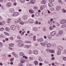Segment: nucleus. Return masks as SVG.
I'll use <instances>...</instances> for the list:
<instances>
[{
    "label": "nucleus",
    "mask_w": 66,
    "mask_h": 66,
    "mask_svg": "<svg viewBox=\"0 0 66 66\" xmlns=\"http://www.w3.org/2000/svg\"><path fill=\"white\" fill-rule=\"evenodd\" d=\"M58 55H60L61 54V50H63V47L61 46H58Z\"/></svg>",
    "instance_id": "nucleus-1"
},
{
    "label": "nucleus",
    "mask_w": 66,
    "mask_h": 66,
    "mask_svg": "<svg viewBox=\"0 0 66 66\" xmlns=\"http://www.w3.org/2000/svg\"><path fill=\"white\" fill-rule=\"evenodd\" d=\"M60 23L61 24H64L66 23V20L65 19L62 20H61Z\"/></svg>",
    "instance_id": "nucleus-2"
},
{
    "label": "nucleus",
    "mask_w": 66,
    "mask_h": 66,
    "mask_svg": "<svg viewBox=\"0 0 66 66\" xmlns=\"http://www.w3.org/2000/svg\"><path fill=\"white\" fill-rule=\"evenodd\" d=\"M21 19H19V23L21 24L22 25H23V24H24V22H23V21H21Z\"/></svg>",
    "instance_id": "nucleus-3"
},
{
    "label": "nucleus",
    "mask_w": 66,
    "mask_h": 66,
    "mask_svg": "<svg viewBox=\"0 0 66 66\" xmlns=\"http://www.w3.org/2000/svg\"><path fill=\"white\" fill-rule=\"evenodd\" d=\"M55 34H56V32L55 31L52 32L51 33V35L52 36H54Z\"/></svg>",
    "instance_id": "nucleus-4"
},
{
    "label": "nucleus",
    "mask_w": 66,
    "mask_h": 66,
    "mask_svg": "<svg viewBox=\"0 0 66 66\" xmlns=\"http://www.w3.org/2000/svg\"><path fill=\"white\" fill-rule=\"evenodd\" d=\"M12 5V3L10 2H8L6 4V6L7 7H10Z\"/></svg>",
    "instance_id": "nucleus-5"
},
{
    "label": "nucleus",
    "mask_w": 66,
    "mask_h": 66,
    "mask_svg": "<svg viewBox=\"0 0 66 66\" xmlns=\"http://www.w3.org/2000/svg\"><path fill=\"white\" fill-rule=\"evenodd\" d=\"M11 28L12 30H15L16 29V26L15 25H12L11 27Z\"/></svg>",
    "instance_id": "nucleus-6"
},
{
    "label": "nucleus",
    "mask_w": 66,
    "mask_h": 66,
    "mask_svg": "<svg viewBox=\"0 0 66 66\" xmlns=\"http://www.w3.org/2000/svg\"><path fill=\"white\" fill-rule=\"evenodd\" d=\"M18 15H19V12H15L13 13V16H18Z\"/></svg>",
    "instance_id": "nucleus-7"
},
{
    "label": "nucleus",
    "mask_w": 66,
    "mask_h": 66,
    "mask_svg": "<svg viewBox=\"0 0 66 66\" xmlns=\"http://www.w3.org/2000/svg\"><path fill=\"white\" fill-rule=\"evenodd\" d=\"M47 2V0H43L41 1V3L42 4H45Z\"/></svg>",
    "instance_id": "nucleus-8"
},
{
    "label": "nucleus",
    "mask_w": 66,
    "mask_h": 66,
    "mask_svg": "<svg viewBox=\"0 0 66 66\" xmlns=\"http://www.w3.org/2000/svg\"><path fill=\"white\" fill-rule=\"evenodd\" d=\"M24 48H31V45H24Z\"/></svg>",
    "instance_id": "nucleus-9"
},
{
    "label": "nucleus",
    "mask_w": 66,
    "mask_h": 66,
    "mask_svg": "<svg viewBox=\"0 0 66 66\" xmlns=\"http://www.w3.org/2000/svg\"><path fill=\"white\" fill-rule=\"evenodd\" d=\"M32 52L33 54H35V55L37 54H38V51L36 50H35L33 51Z\"/></svg>",
    "instance_id": "nucleus-10"
},
{
    "label": "nucleus",
    "mask_w": 66,
    "mask_h": 66,
    "mask_svg": "<svg viewBox=\"0 0 66 66\" xmlns=\"http://www.w3.org/2000/svg\"><path fill=\"white\" fill-rule=\"evenodd\" d=\"M34 63L35 65H38V62L37 60H35L34 62Z\"/></svg>",
    "instance_id": "nucleus-11"
},
{
    "label": "nucleus",
    "mask_w": 66,
    "mask_h": 66,
    "mask_svg": "<svg viewBox=\"0 0 66 66\" xmlns=\"http://www.w3.org/2000/svg\"><path fill=\"white\" fill-rule=\"evenodd\" d=\"M63 33V31L62 30H59L58 31V34L60 35L62 34Z\"/></svg>",
    "instance_id": "nucleus-12"
},
{
    "label": "nucleus",
    "mask_w": 66,
    "mask_h": 66,
    "mask_svg": "<svg viewBox=\"0 0 66 66\" xmlns=\"http://www.w3.org/2000/svg\"><path fill=\"white\" fill-rule=\"evenodd\" d=\"M15 42L16 43H22V41L21 40H16L15 41Z\"/></svg>",
    "instance_id": "nucleus-13"
},
{
    "label": "nucleus",
    "mask_w": 66,
    "mask_h": 66,
    "mask_svg": "<svg viewBox=\"0 0 66 66\" xmlns=\"http://www.w3.org/2000/svg\"><path fill=\"white\" fill-rule=\"evenodd\" d=\"M28 22L29 23H33L34 22V20L32 19H29L28 20Z\"/></svg>",
    "instance_id": "nucleus-14"
},
{
    "label": "nucleus",
    "mask_w": 66,
    "mask_h": 66,
    "mask_svg": "<svg viewBox=\"0 0 66 66\" xmlns=\"http://www.w3.org/2000/svg\"><path fill=\"white\" fill-rule=\"evenodd\" d=\"M29 13L30 14H32L34 13V12L32 10H29Z\"/></svg>",
    "instance_id": "nucleus-15"
},
{
    "label": "nucleus",
    "mask_w": 66,
    "mask_h": 66,
    "mask_svg": "<svg viewBox=\"0 0 66 66\" xmlns=\"http://www.w3.org/2000/svg\"><path fill=\"white\" fill-rule=\"evenodd\" d=\"M30 3L31 4H34L35 2V0H31L30 1Z\"/></svg>",
    "instance_id": "nucleus-16"
},
{
    "label": "nucleus",
    "mask_w": 66,
    "mask_h": 66,
    "mask_svg": "<svg viewBox=\"0 0 66 66\" xmlns=\"http://www.w3.org/2000/svg\"><path fill=\"white\" fill-rule=\"evenodd\" d=\"M28 60H29V61H32L33 60V57L32 56H29V57H28Z\"/></svg>",
    "instance_id": "nucleus-17"
},
{
    "label": "nucleus",
    "mask_w": 66,
    "mask_h": 66,
    "mask_svg": "<svg viewBox=\"0 0 66 66\" xmlns=\"http://www.w3.org/2000/svg\"><path fill=\"white\" fill-rule=\"evenodd\" d=\"M12 20L10 19H8L7 20V22L8 23H10V22H11Z\"/></svg>",
    "instance_id": "nucleus-18"
},
{
    "label": "nucleus",
    "mask_w": 66,
    "mask_h": 66,
    "mask_svg": "<svg viewBox=\"0 0 66 66\" xmlns=\"http://www.w3.org/2000/svg\"><path fill=\"white\" fill-rule=\"evenodd\" d=\"M26 59H23L21 60V62L22 63H24L26 62Z\"/></svg>",
    "instance_id": "nucleus-19"
},
{
    "label": "nucleus",
    "mask_w": 66,
    "mask_h": 66,
    "mask_svg": "<svg viewBox=\"0 0 66 66\" xmlns=\"http://www.w3.org/2000/svg\"><path fill=\"white\" fill-rule=\"evenodd\" d=\"M53 5V3H49L48 4V5L49 7H52Z\"/></svg>",
    "instance_id": "nucleus-20"
},
{
    "label": "nucleus",
    "mask_w": 66,
    "mask_h": 66,
    "mask_svg": "<svg viewBox=\"0 0 66 66\" xmlns=\"http://www.w3.org/2000/svg\"><path fill=\"white\" fill-rule=\"evenodd\" d=\"M38 42H43V40H44V39L43 38H41L40 39H39L37 40Z\"/></svg>",
    "instance_id": "nucleus-21"
},
{
    "label": "nucleus",
    "mask_w": 66,
    "mask_h": 66,
    "mask_svg": "<svg viewBox=\"0 0 66 66\" xmlns=\"http://www.w3.org/2000/svg\"><path fill=\"white\" fill-rule=\"evenodd\" d=\"M20 55L22 56H24V54L22 52H20Z\"/></svg>",
    "instance_id": "nucleus-22"
},
{
    "label": "nucleus",
    "mask_w": 66,
    "mask_h": 66,
    "mask_svg": "<svg viewBox=\"0 0 66 66\" xmlns=\"http://www.w3.org/2000/svg\"><path fill=\"white\" fill-rule=\"evenodd\" d=\"M51 46V44L50 43H48L47 44V47L48 48V47H50Z\"/></svg>",
    "instance_id": "nucleus-23"
},
{
    "label": "nucleus",
    "mask_w": 66,
    "mask_h": 66,
    "mask_svg": "<svg viewBox=\"0 0 66 66\" xmlns=\"http://www.w3.org/2000/svg\"><path fill=\"white\" fill-rule=\"evenodd\" d=\"M50 52L51 53H54V50H50Z\"/></svg>",
    "instance_id": "nucleus-24"
},
{
    "label": "nucleus",
    "mask_w": 66,
    "mask_h": 66,
    "mask_svg": "<svg viewBox=\"0 0 66 66\" xmlns=\"http://www.w3.org/2000/svg\"><path fill=\"white\" fill-rule=\"evenodd\" d=\"M18 46H19V47H23V44H18Z\"/></svg>",
    "instance_id": "nucleus-25"
},
{
    "label": "nucleus",
    "mask_w": 66,
    "mask_h": 66,
    "mask_svg": "<svg viewBox=\"0 0 66 66\" xmlns=\"http://www.w3.org/2000/svg\"><path fill=\"white\" fill-rule=\"evenodd\" d=\"M35 15H36V16H39V13L38 12H36L35 14Z\"/></svg>",
    "instance_id": "nucleus-26"
},
{
    "label": "nucleus",
    "mask_w": 66,
    "mask_h": 66,
    "mask_svg": "<svg viewBox=\"0 0 66 66\" xmlns=\"http://www.w3.org/2000/svg\"><path fill=\"white\" fill-rule=\"evenodd\" d=\"M9 45L10 47H14V44L13 43H11Z\"/></svg>",
    "instance_id": "nucleus-27"
},
{
    "label": "nucleus",
    "mask_w": 66,
    "mask_h": 66,
    "mask_svg": "<svg viewBox=\"0 0 66 66\" xmlns=\"http://www.w3.org/2000/svg\"><path fill=\"white\" fill-rule=\"evenodd\" d=\"M33 30H34L35 31H37V30H38V29H37V28L36 27H34L33 29Z\"/></svg>",
    "instance_id": "nucleus-28"
},
{
    "label": "nucleus",
    "mask_w": 66,
    "mask_h": 66,
    "mask_svg": "<svg viewBox=\"0 0 66 66\" xmlns=\"http://www.w3.org/2000/svg\"><path fill=\"white\" fill-rule=\"evenodd\" d=\"M1 23L2 24V25H4V24H5V21H1Z\"/></svg>",
    "instance_id": "nucleus-29"
},
{
    "label": "nucleus",
    "mask_w": 66,
    "mask_h": 66,
    "mask_svg": "<svg viewBox=\"0 0 66 66\" xmlns=\"http://www.w3.org/2000/svg\"><path fill=\"white\" fill-rule=\"evenodd\" d=\"M23 20H26V19H27V17H26V16H24L23 17Z\"/></svg>",
    "instance_id": "nucleus-30"
},
{
    "label": "nucleus",
    "mask_w": 66,
    "mask_h": 66,
    "mask_svg": "<svg viewBox=\"0 0 66 66\" xmlns=\"http://www.w3.org/2000/svg\"><path fill=\"white\" fill-rule=\"evenodd\" d=\"M62 11L63 13H66V10L64 9H62Z\"/></svg>",
    "instance_id": "nucleus-31"
},
{
    "label": "nucleus",
    "mask_w": 66,
    "mask_h": 66,
    "mask_svg": "<svg viewBox=\"0 0 66 66\" xmlns=\"http://www.w3.org/2000/svg\"><path fill=\"white\" fill-rule=\"evenodd\" d=\"M5 29L7 31H10V28L9 27H6Z\"/></svg>",
    "instance_id": "nucleus-32"
},
{
    "label": "nucleus",
    "mask_w": 66,
    "mask_h": 66,
    "mask_svg": "<svg viewBox=\"0 0 66 66\" xmlns=\"http://www.w3.org/2000/svg\"><path fill=\"white\" fill-rule=\"evenodd\" d=\"M49 29L50 31L53 30V28L51 26H50Z\"/></svg>",
    "instance_id": "nucleus-33"
},
{
    "label": "nucleus",
    "mask_w": 66,
    "mask_h": 66,
    "mask_svg": "<svg viewBox=\"0 0 66 66\" xmlns=\"http://www.w3.org/2000/svg\"><path fill=\"white\" fill-rule=\"evenodd\" d=\"M4 34L6 35H7V36H9V33H8L7 32H4Z\"/></svg>",
    "instance_id": "nucleus-34"
},
{
    "label": "nucleus",
    "mask_w": 66,
    "mask_h": 66,
    "mask_svg": "<svg viewBox=\"0 0 66 66\" xmlns=\"http://www.w3.org/2000/svg\"><path fill=\"white\" fill-rule=\"evenodd\" d=\"M44 9V6L43 5H42L40 6V10H42L43 9Z\"/></svg>",
    "instance_id": "nucleus-35"
},
{
    "label": "nucleus",
    "mask_w": 66,
    "mask_h": 66,
    "mask_svg": "<svg viewBox=\"0 0 66 66\" xmlns=\"http://www.w3.org/2000/svg\"><path fill=\"white\" fill-rule=\"evenodd\" d=\"M62 0H59V4H62Z\"/></svg>",
    "instance_id": "nucleus-36"
},
{
    "label": "nucleus",
    "mask_w": 66,
    "mask_h": 66,
    "mask_svg": "<svg viewBox=\"0 0 66 66\" xmlns=\"http://www.w3.org/2000/svg\"><path fill=\"white\" fill-rule=\"evenodd\" d=\"M4 28L2 27L0 28V31H3L4 30Z\"/></svg>",
    "instance_id": "nucleus-37"
},
{
    "label": "nucleus",
    "mask_w": 66,
    "mask_h": 66,
    "mask_svg": "<svg viewBox=\"0 0 66 66\" xmlns=\"http://www.w3.org/2000/svg\"><path fill=\"white\" fill-rule=\"evenodd\" d=\"M38 60L39 61H40V62H42V61H43L42 60V59L40 57H39Z\"/></svg>",
    "instance_id": "nucleus-38"
},
{
    "label": "nucleus",
    "mask_w": 66,
    "mask_h": 66,
    "mask_svg": "<svg viewBox=\"0 0 66 66\" xmlns=\"http://www.w3.org/2000/svg\"><path fill=\"white\" fill-rule=\"evenodd\" d=\"M20 1L21 3H23L24 2V1H25L24 0H20Z\"/></svg>",
    "instance_id": "nucleus-39"
},
{
    "label": "nucleus",
    "mask_w": 66,
    "mask_h": 66,
    "mask_svg": "<svg viewBox=\"0 0 66 66\" xmlns=\"http://www.w3.org/2000/svg\"><path fill=\"white\" fill-rule=\"evenodd\" d=\"M3 46V44H2V43L1 42H0V47H2Z\"/></svg>",
    "instance_id": "nucleus-40"
},
{
    "label": "nucleus",
    "mask_w": 66,
    "mask_h": 66,
    "mask_svg": "<svg viewBox=\"0 0 66 66\" xmlns=\"http://www.w3.org/2000/svg\"><path fill=\"white\" fill-rule=\"evenodd\" d=\"M25 43H31V42L30 41H25Z\"/></svg>",
    "instance_id": "nucleus-41"
},
{
    "label": "nucleus",
    "mask_w": 66,
    "mask_h": 66,
    "mask_svg": "<svg viewBox=\"0 0 66 66\" xmlns=\"http://www.w3.org/2000/svg\"><path fill=\"white\" fill-rule=\"evenodd\" d=\"M28 53L29 54H32V51L31 50H29V52H28Z\"/></svg>",
    "instance_id": "nucleus-42"
},
{
    "label": "nucleus",
    "mask_w": 66,
    "mask_h": 66,
    "mask_svg": "<svg viewBox=\"0 0 66 66\" xmlns=\"http://www.w3.org/2000/svg\"><path fill=\"white\" fill-rule=\"evenodd\" d=\"M13 11H14V10L13 9L11 8L10 9V11H11V12H13Z\"/></svg>",
    "instance_id": "nucleus-43"
},
{
    "label": "nucleus",
    "mask_w": 66,
    "mask_h": 66,
    "mask_svg": "<svg viewBox=\"0 0 66 66\" xmlns=\"http://www.w3.org/2000/svg\"><path fill=\"white\" fill-rule=\"evenodd\" d=\"M54 1V0H49V2H53Z\"/></svg>",
    "instance_id": "nucleus-44"
},
{
    "label": "nucleus",
    "mask_w": 66,
    "mask_h": 66,
    "mask_svg": "<svg viewBox=\"0 0 66 66\" xmlns=\"http://www.w3.org/2000/svg\"><path fill=\"white\" fill-rule=\"evenodd\" d=\"M62 53L63 54H66V50L64 51Z\"/></svg>",
    "instance_id": "nucleus-45"
},
{
    "label": "nucleus",
    "mask_w": 66,
    "mask_h": 66,
    "mask_svg": "<svg viewBox=\"0 0 66 66\" xmlns=\"http://www.w3.org/2000/svg\"><path fill=\"white\" fill-rule=\"evenodd\" d=\"M17 37L18 39H21V38H20V37L19 36H18Z\"/></svg>",
    "instance_id": "nucleus-46"
},
{
    "label": "nucleus",
    "mask_w": 66,
    "mask_h": 66,
    "mask_svg": "<svg viewBox=\"0 0 66 66\" xmlns=\"http://www.w3.org/2000/svg\"><path fill=\"white\" fill-rule=\"evenodd\" d=\"M61 28H64L65 27V26L64 25H62L61 26Z\"/></svg>",
    "instance_id": "nucleus-47"
},
{
    "label": "nucleus",
    "mask_w": 66,
    "mask_h": 66,
    "mask_svg": "<svg viewBox=\"0 0 66 66\" xmlns=\"http://www.w3.org/2000/svg\"><path fill=\"white\" fill-rule=\"evenodd\" d=\"M19 66H23V64L21 63H20L19 64Z\"/></svg>",
    "instance_id": "nucleus-48"
},
{
    "label": "nucleus",
    "mask_w": 66,
    "mask_h": 66,
    "mask_svg": "<svg viewBox=\"0 0 66 66\" xmlns=\"http://www.w3.org/2000/svg\"><path fill=\"white\" fill-rule=\"evenodd\" d=\"M36 38V36H34L33 39L34 41H35V39Z\"/></svg>",
    "instance_id": "nucleus-49"
},
{
    "label": "nucleus",
    "mask_w": 66,
    "mask_h": 66,
    "mask_svg": "<svg viewBox=\"0 0 66 66\" xmlns=\"http://www.w3.org/2000/svg\"><path fill=\"white\" fill-rule=\"evenodd\" d=\"M34 9H36V10H38V8H37V7H34Z\"/></svg>",
    "instance_id": "nucleus-50"
},
{
    "label": "nucleus",
    "mask_w": 66,
    "mask_h": 66,
    "mask_svg": "<svg viewBox=\"0 0 66 66\" xmlns=\"http://www.w3.org/2000/svg\"><path fill=\"white\" fill-rule=\"evenodd\" d=\"M14 22L15 23H18V22H19V19L18 20V21H15Z\"/></svg>",
    "instance_id": "nucleus-51"
},
{
    "label": "nucleus",
    "mask_w": 66,
    "mask_h": 66,
    "mask_svg": "<svg viewBox=\"0 0 66 66\" xmlns=\"http://www.w3.org/2000/svg\"><path fill=\"white\" fill-rule=\"evenodd\" d=\"M23 57L24 58H25V59H28V57H27V56H23Z\"/></svg>",
    "instance_id": "nucleus-52"
},
{
    "label": "nucleus",
    "mask_w": 66,
    "mask_h": 66,
    "mask_svg": "<svg viewBox=\"0 0 66 66\" xmlns=\"http://www.w3.org/2000/svg\"><path fill=\"white\" fill-rule=\"evenodd\" d=\"M12 54H13V55H14V56H15V55H16V53H15L14 52H13L12 53Z\"/></svg>",
    "instance_id": "nucleus-53"
},
{
    "label": "nucleus",
    "mask_w": 66,
    "mask_h": 66,
    "mask_svg": "<svg viewBox=\"0 0 66 66\" xmlns=\"http://www.w3.org/2000/svg\"><path fill=\"white\" fill-rule=\"evenodd\" d=\"M16 57V58H18V55H16V54L14 56Z\"/></svg>",
    "instance_id": "nucleus-54"
},
{
    "label": "nucleus",
    "mask_w": 66,
    "mask_h": 66,
    "mask_svg": "<svg viewBox=\"0 0 66 66\" xmlns=\"http://www.w3.org/2000/svg\"><path fill=\"white\" fill-rule=\"evenodd\" d=\"M48 22L50 24H52V22L50 21H48Z\"/></svg>",
    "instance_id": "nucleus-55"
},
{
    "label": "nucleus",
    "mask_w": 66,
    "mask_h": 66,
    "mask_svg": "<svg viewBox=\"0 0 66 66\" xmlns=\"http://www.w3.org/2000/svg\"><path fill=\"white\" fill-rule=\"evenodd\" d=\"M63 60L64 61L66 60V58L65 57H64L63 58Z\"/></svg>",
    "instance_id": "nucleus-56"
},
{
    "label": "nucleus",
    "mask_w": 66,
    "mask_h": 66,
    "mask_svg": "<svg viewBox=\"0 0 66 66\" xmlns=\"http://www.w3.org/2000/svg\"><path fill=\"white\" fill-rule=\"evenodd\" d=\"M45 64H49V62L46 61H45Z\"/></svg>",
    "instance_id": "nucleus-57"
},
{
    "label": "nucleus",
    "mask_w": 66,
    "mask_h": 66,
    "mask_svg": "<svg viewBox=\"0 0 66 66\" xmlns=\"http://www.w3.org/2000/svg\"><path fill=\"white\" fill-rule=\"evenodd\" d=\"M2 19V17L0 16V21Z\"/></svg>",
    "instance_id": "nucleus-58"
},
{
    "label": "nucleus",
    "mask_w": 66,
    "mask_h": 66,
    "mask_svg": "<svg viewBox=\"0 0 66 66\" xmlns=\"http://www.w3.org/2000/svg\"><path fill=\"white\" fill-rule=\"evenodd\" d=\"M25 32L26 31H23V32H22V35H23L24 34V33H25Z\"/></svg>",
    "instance_id": "nucleus-59"
},
{
    "label": "nucleus",
    "mask_w": 66,
    "mask_h": 66,
    "mask_svg": "<svg viewBox=\"0 0 66 66\" xmlns=\"http://www.w3.org/2000/svg\"><path fill=\"white\" fill-rule=\"evenodd\" d=\"M10 39H11V40H13V37H10Z\"/></svg>",
    "instance_id": "nucleus-60"
},
{
    "label": "nucleus",
    "mask_w": 66,
    "mask_h": 66,
    "mask_svg": "<svg viewBox=\"0 0 66 66\" xmlns=\"http://www.w3.org/2000/svg\"><path fill=\"white\" fill-rule=\"evenodd\" d=\"M28 66H32V65L31 64H28Z\"/></svg>",
    "instance_id": "nucleus-61"
},
{
    "label": "nucleus",
    "mask_w": 66,
    "mask_h": 66,
    "mask_svg": "<svg viewBox=\"0 0 66 66\" xmlns=\"http://www.w3.org/2000/svg\"><path fill=\"white\" fill-rule=\"evenodd\" d=\"M61 9V6H58V10H60Z\"/></svg>",
    "instance_id": "nucleus-62"
},
{
    "label": "nucleus",
    "mask_w": 66,
    "mask_h": 66,
    "mask_svg": "<svg viewBox=\"0 0 66 66\" xmlns=\"http://www.w3.org/2000/svg\"><path fill=\"white\" fill-rule=\"evenodd\" d=\"M39 65L40 66H42V65H43V63H39Z\"/></svg>",
    "instance_id": "nucleus-63"
},
{
    "label": "nucleus",
    "mask_w": 66,
    "mask_h": 66,
    "mask_svg": "<svg viewBox=\"0 0 66 66\" xmlns=\"http://www.w3.org/2000/svg\"><path fill=\"white\" fill-rule=\"evenodd\" d=\"M16 4H17V3H14L13 4L14 5H16Z\"/></svg>",
    "instance_id": "nucleus-64"
}]
</instances>
